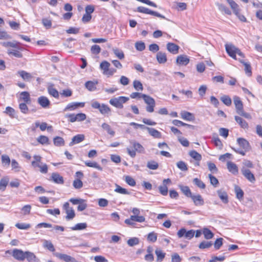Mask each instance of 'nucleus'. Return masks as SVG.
<instances>
[{
  "mask_svg": "<svg viewBox=\"0 0 262 262\" xmlns=\"http://www.w3.org/2000/svg\"><path fill=\"white\" fill-rule=\"evenodd\" d=\"M129 98L125 96L113 97L109 100V103L113 106L118 108H122L123 104L128 101Z\"/></svg>",
  "mask_w": 262,
  "mask_h": 262,
  "instance_id": "f257e3e1",
  "label": "nucleus"
},
{
  "mask_svg": "<svg viewBox=\"0 0 262 262\" xmlns=\"http://www.w3.org/2000/svg\"><path fill=\"white\" fill-rule=\"evenodd\" d=\"M225 49L228 54L234 59H236V54L241 57H244V54L241 50L232 44H226Z\"/></svg>",
  "mask_w": 262,
  "mask_h": 262,
  "instance_id": "f03ea898",
  "label": "nucleus"
},
{
  "mask_svg": "<svg viewBox=\"0 0 262 262\" xmlns=\"http://www.w3.org/2000/svg\"><path fill=\"white\" fill-rule=\"evenodd\" d=\"M91 106L93 108L98 109L100 113L104 115H108L111 112V108L107 105L104 103L100 104L96 101H92Z\"/></svg>",
  "mask_w": 262,
  "mask_h": 262,
  "instance_id": "7ed1b4c3",
  "label": "nucleus"
},
{
  "mask_svg": "<svg viewBox=\"0 0 262 262\" xmlns=\"http://www.w3.org/2000/svg\"><path fill=\"white\" fill-rule=\"evenodd\" d=\"M142 98L144 100L145 103L147 104L146 111L148 113H152L154 111V107L156 105L155 99L147 95H142Z\"/></svg>",
  "mask_w": 262,
  "mask_h": 262,
  "instance_id": "20e7f679",
  "label": "nucleus"
},
{
  "mask_svg": "<svg viewBox=\"0 0 262 262\" xmlns=\"http://www.w3.org/2000/svg\"><path fill=\"white\" fill-rule=\"evenodd\" d=\"M195 231L194 230H190L187 231L185 228H183L180 229L177 232V235L179 238L185 237V238L190 240L194 235Z\"/></svg>",
  "mask_w": 262,
  "mask_h": 262,
  "instance_id": "39448f33",
  "label": "nucleus"
},
{
  "mask_svg": "<svg viewBox=\"0 0 262 262\" xmlns=\"http://www.w3.org/2000/svg\"><path fill=\"white\" fill-rule=\"evenodd\" d=\"M145 220L143 216L131 215L129 219L125 220L124 222L128 225L134 227L135 225V222L142 223Z\"/></svg>",
  "mask_w": 262,
  "mask_h": 262,
  "instance_id": "423d86ee",
  "label": "nucleus"
},
{
  "mask_svg": "<svg viewBox=\"0 0 262 262\" xmlns=\"http://www.w3.org/2000/svg\"><path fill=\"white\" fill-rule=\"evenodd\" d=\"M137 11L139 12L145 13V14H150L163 19H165L166 20H168L164 15L160 14L159 13L152 11L148 8L144 7H138L137 8Z\"/></svg>",
  "mask_w": 262,
  "mask_h": 262,
  "instance_id": "0eeeda50",
  "label": "nucleus"
},
{
  "mask_svg": "<svg viewBox=\"0 0 262 262\" xmlns=\"http://www.w3.org/2000/svg\"><path fill=\"white\" fill-rule=\"evenodd\" d=\"M84 102H73L69 103L64 109V111H73L77 110L79 107H83Z\"/></svg>",
  "mask_w": 262,
  "mask_h": 262,
  "instance_id": "6e6552de",
  "label": "nucleus"
},
{
  "mask_svg": "<svg viewBox=\"0 0 262 262\" xmlns=\"http://www.w3.org/2000/svg\"><path fill=\"white\" fill-rule=\"evenodd\" d=\"M63 208L66 211L67 213L66 219L67 220H72L75 216V212L73 209L70 207V204L68 202L65 203L63 205Z\"/></svg>",
  "mask_w": 262,
  "mask_h": 262,
  "instance_id": "1a4fd4ad",
  "label": "nucleus"
},
{
  "mask_svg": "<svg viewBox=\"0 0 262 262\" xmlns=\"http://www.w3.org/2000/svg\"><path fill=\"white\" fill-rule=\"evenodd\" d=\"M54 255L61 260H63L65 262H77L75 258L63 253H55Z\"/></svg>",
  "mask_w": 262,
  "mask_h": 262,
  "instance_id": "9d476101",
  "label": "nucleus"
},
{
  "mask_svg": "<svg viewBox=\"0 0 262 262\" xmlns=\"http://www.w3.org/2000/svg\"><path fill=\"white\" fill-rule=\"evenodd\" d=\"M12 256L13 257L19 261L25 260V252L17 249H15L12 251Z\"/></svg>",
  "mask_w": 262,
  "mask_h": 262,
  "instance_id": "9b49d317",
  "label": "nucleus"
},
{
  "mask_svg": "<svg viewBox=\"0 0 262 262\" xmlns=\"http://www.w3.org/2000/svg\"><path fill=\"white\" fill-rule=\"evenodd\" d=\"M241 171L244 176L250 182L254 183L255 181V178L254 174L249 169L243 167L241 169Z\"/></svg>",
  "mask_w": 262,
  "mask_h": 262,
  "instance_id": "f8f14e48",
  "label": "nucleus"
},
{
  "mask_svg": "<svg viewBox=\"0 0 262 262\" xmlns=\"http://www.w3.org/2000/svg\"><path fill=\"white\" fill-rule=\"evenodd\" d=\"M189 58L186 55H179L176 59V63L179 66H186L189 62Z\"/></svg>",
  "mask_w": 262,
  "mask_h": 262,
  "instance_id": "ddd939ff",
  "label": "nucleus"
},
{
  "mask_svg": "<svg viewBox=\"0 0 262 262\" xmlns=\"http://www.w3.org/2000/svg\"><path fill=\"white\" fill-rule=\"evenodd\" d=\"M237 142L239 146L245 151H248L250 149V144L249 142L243 138H238L237 139Z\"/></svg>",
  "mask_w": 262,
  "mask_h": 262,
  "instance_id": "4468645a",
  "label": "nucleus"
},
{
  "mask_svg": "<svg viewBox=\"0 0 262 262\" xmlns=\"http://www.w3.org/2000/svg\"><path fill=\"white\" fill-rule=\"evenodd\" d=\"M171 181L169 179H164L163 181V185L160 186L159 189L160 192L163 195H166L168 193V188L166 186V184L170 183Z\"/></svg>",
  "mask_w": 262,
  "mask_h": 262,
  "instance_id": "2eb2a0df",
  "label": "nucleus"
},
{
  "mask_svg": "<svg viewBox=\"0 0 262 262\" xmlns=\"http://www.w3.org/2000/svg\"><path fill=\"white\" fill-rule=\"evenodd\" d=\"M25 259L28 262H39V259L33 253L30 251H25Z\"/></svg>",
  "mask_w": 262,
  "mask_h": 262,
  "instance_id": "dca6fc26",
  "label": "nucleus"
},
{
  "mask_svg": "<svg viewBox=\"0 0 262 262\" xmlns=\"http://www.w3.org/2000/svg\"><path fill=\"white\" fill-rule=\"evenodd\" d=\"M167 50L173 54H176L179 52V46L174 43L168 42L166 45Z\"/></svg>",
  "mask_w": 262,
  "mask_h": 262,
  "instance_id": "f3484780",
  "label": "nucleus"
},
{
  "mask_svg": "<svg viewBox=\"0 0 262 262\" xmlns=\"http://www.w3.org/2000/svg\"><path fill=\"white\" fill-rule=\"evenodd\" d=\"M234 103L235 106L236 112L237 114L243 110V104L240 98L237 96H234L233 98Z\"/></svg>",
  "mask_w": 262,
  "mask_h": 262,
  "instance_id": "a211bd4d",
  "label": "nucleus"
},
{
  "mask_svg": "<svg viewBox=\"0 0 262 262\" xmlns=\"http://www.w3.org/2000/svg\"><path fill=\"white\" fill-rule=\"evenodd\" d=\"M195 206H202L204 204V201L200 194L192 195L190 196Z\"/></svg>",
  "mask_w": 262,
  "mask_h": 262,
  "instance_id": "6ab92c4d",
  "label": "nucleus"
},
{
  "mask_svg": "<svg viewBox=\"0 0 262 262\" xmlns=\"http://www.w3.org/2000/svg\"><path fill=\"white\" fill-rule=\"evenodd\" d=\"M146 130L148 131L149 134L153 138L156 139H161L162 138L161 133L158 130L149 127L146 128Z\"/></svg>",
  "mask_w": 262,
  "mask_h": 262,
  "instance_id": "aec40b11",
  "label": "nucleus"
},
{
  "mask_svg": "<svg viewBox=\"0 0 262 262\" xmlns=\"http://www.w3.org/2000/svg\"><path fill=\"white\" fill-rule=\"evenodd\" d=\"M38 103L43 108L48 107L50 104V101L48 98L45 96H40L38 98Z\"/></svg>",
  "mask_w": 262,
  "mask_h": 262,
  "instance_id": "412c9836",
  "label": "nucleus"
},
{
  "mask_svg": "<svg viewBox=\"0 0 262 262\" xmlns=\"http://www.w3.org/2000/svg\"><path fill=\"white\" fill-rule=\"evenodd\" d=\"M231 8L233 11V13L235 15L238 14V12H240V8L239 6L233 1V0H226Z\"/></svg>",
  "mask_w": 262,
  "mask_h": 262,
  "instance_id": "4be33fe9",
  "label": "nucleus"
},
{
  "mask_svg": "<svg viewBox=\"0 0 262 262\" xmlns=\"http://www.w3.org/2000/svg\"><path fill=\"white\" fill-rule=\"evenodd\" d=\"M217 194L224 203L227 204L228 202V197L226 191L222 189L218 190L217 191Z\"/></svg>",
  "mask_w": 262,
  "mask_h": 262,
  "instance_id": "5701e85b",
  "label": "nucleus"
},
{
  "mask_svg": "<svg viewBox=\"0 0 262 262\" xmlns=\"http://www.w3.org/2000/svg\"><path fill=\"white\" fill-rule=\"evenodd\" d=\"M52 181L57 184H62L64 183L63 178L56 172H53L51 176Z\"/></svg>",
  "mask_w": 262,
  "mask_h": 262,
  "instance_id": "b1692460",
  "label": "nucleus"
},
{
  "mask_svg": "<svg viewBox=\"0 0 262 262\" xmlns=\"http://www.w3.org/2000/svg\"><path fill=\"white\" fill-rule=\"evenodd\" d=\"M235 120L236 122L240 125L241 127L243 128L244 129H248L249 127V125L248 123L238 116H235Z\"/></svg>",
  "mask_w": 262,
  "mask_h": 262,
  "instance_id": "393cba45",
  "label": "nucleus"
},
{
  "mask_svg": "<svg viewBox=\"0 0 262 262\" xmlns=\"http://www.w3.org/2000/svg\"><path fill=\"white\" fill-rule=\"evenodd\" d=\"M181 118L186 121H193L194 120V117L193 115L188 112L182 111L181 113Z\"/></svg>",
  "mask_w": 262,
  "mask_h": 262,
  "instance_id": "a878e982",
  "label": "nucleus"
},
{
  "mask_svg": "<svg viewBox=\"0 0 262 262\" xmlns=\"http://www.w3.org/2000/svg\"><path fill=\"white\" fill-rule=\"evenodd\" d=\"M130 143L133 145V147L136 151L140 153L144 152V148L141 144L134 141H130Z\"/></svg>",
  "mask_w": 262,
  "mask_h": 262,
  "instance_id": "bb28decb",
  "label": "nucleus"
},
{
  "mask_svg": "<svg viewBox=\"0 0 262 262\" xmlns=\"http://www.w3.org/2000/svg\"><path fill=\"white\" fill-rule=\"evenodd\" d=\"M84 139L83 135H77L73 137L72 141L70 143V146H72L75 144L79 143L82 142Z\"/></svg>",
  "mask_w": 262,
  "mask_h": 262,
  "instance_id": "cd10ccee",
  "label": "nucleus"
},
{
  "mask_svg": "<svg viewBox=\"0 0 262 262\" xmlns=\"http://www.w3.org/2000/svg\"><path fill=\"white\" fill-rule=\"evenodd\" d=\"M157 59L159 63H165L167 61V56L165 53L159 52L157 54Z\"/></svg>",
  "mask_w": 262,
  "mask_h": 262,
  "instance_id": "c85d7f7f",
  "label": "nucleus"
},
{
  "mask_svg": "<svg viewBox=\"0 0 262 262\" xmlns=\"http://www.w3.org/2000/svg\"><path fill=\"white\" fill-rule=\"evenodd\" d=\"M227 168L229 171L232 173L235 174L238 173V168L235 164L232 162H227Z\"/></svg>",
  "mask_w": 262,
  "mask_h": 262,
  "instance_id": "c756f323",
  "label": "nucleus"
},
{
  "mask_svg": "<svg viewBox=\"0 0 262 262\" xmlns=\"http://www.w3.org/2000/svg\"><path fill=\"white\" fill-rule=\"evenodd\" d=\"M20 99L24 101L25 103L29 104L31 103L30 94L27 92H23L20 94Z\"/></svg>",
  "mask_w": 262,
  "mask_h": 262,
  "instance_id": "7c9ffc66",
  "label": "nucleus"
},
{
  "mask_svg": "<svg viewBox=\"0 0 262 262\" xmlns=\"http://www.w3.org/2000/svg\"><path fill=\"white\" fill-rule=\"evenodd\" d=\"M98 82L97 81H89L85 83L86 88L90 91H94L96 90V85Z\"/></svg>",
  "mask_w": 262,
  "mask_h": 262,
  "instance_id": "2f4dec72",
  "label": "nucleus"
},
{
  "mask_svg": "<svg viewBox=\"0 0 262 262\" xmlns=\"http://www.w3.org/2000/svg\"><path fill=\"white\" fill-rule=\"evenodd\" d=\"M18 74L26 81H29L32 78V76L29 73L25 71H19L18 72Z\"/></svg>",
  "mask_w": 262,
  "mask_h": 262,
  "instance_id": "473e14b6",
  "label": "nucleus"
},
{
  "mask_svg": "<svg viewBox=\"0 0 262 262\" xmlns=\"http://www.w3.org/2000/svg\"><path fill=\"white\" fill-rule=\"evenodd\" d=\"M189 155L195 161L200 162L202 160V156L195 150H191L189 152Z\"/></svg>",
  "mask_w": 262,
  "mask_h": 262,
  "instance_id": "72a5a7b5",
  "label": "nucleus"
},
{
  "mask_svg": "<svg viewBox=\"0 0 262 262\" xmlns=\"http://www.w3.org/2000/svg\"><path fill=\"white\" fill-rule=\"evenodd\" d=\"M43 26L47 29H49L52 27V20L50 17L43 18L41 20Z\"/></svg>",
  "mask_w": 262,
  "mask_h": 262,
  "instance_id": "f704fd0d",
  "label": "nucleus"
},
{
  "mask_svg": "<svg viewBox=\"0 0 262 262\" xmlns=\"http://www.w3.org/2000/svg\"><path fill=\"white\" fill-rule=\"evenodd\" d=\"M87 227V224L86 223H78L74 226L71 227L72 230H81L86 229Z\"/></svg>",
  "mask_w": 262,
  "mask_h": 262,
  "instance_id": "c9c22d12",
  "label": "nucleus"
},
{
  "mask_svg": "<svg viewBox=\"0 0 262 262\" xmlns=\"http://www.w3.org/2000/svg\"><path fill=\"white\" fill-rule=\"evenodd\" d=\"M155 254L157 256V261L161 262L164 258L166 253H164L161 249H157L155 250Z\"/></svg>",
  "mask_w": 262,
  "mask_h": 262,
  "instance_id": "e433bc0d",
  "label": "nucleus"
},
{
  "mask_svg": "<svg viewBox=\"0 0 262 262\" xmlns=\"http://www.w3.org/2000/svg\"><path fill=\"white\" fill-rule=\"evenodd\" d=\"M43 246L44 248H47L49 250L52 252L55 251L54 247L51 241L48 240H43Z\"/></svg>",
  "mask_w": 262,
  "mask_h": 262,
  "instance_id": "4c0bfd02",
  "label": "nucleus"
},
{
  "mask_svg": "<svg viewBox=\"0 0 262 262\" xmlns=\"http://www.w3.org/2000/svg\"><path fill=\"white\" fill-rule=\"evenodd\" d=\"M102 128L106 130L107 133L111 135L112 136H114L115 135V132L112 129L111 126L105 123H103L101 125Z\"/></svg>",
  "mask_w": 262,
  "mask_h": 262,
  "instance_id": "58836bf2",
  "label": "nucleus"
},
{
  "mask_svg": "<svg viewBox=\"0 0 262 262\" xmlns=\"http://www.w3.org/2000/svg\"><path fill=\"white\" fill-rule=\"evenodd\" d=\"M7 53L9 55H12L17 58H21L23 57L22 53L16 50L8 49Z\"/></svg>",
  "mask_w": 262,
  "mask_h": 262,
  "instance_id": "ea45409f",
  "label": "nucleus"
},
{
  "mask_svg": "<svg viewBox=\"0 0 262 262\" xmlns=\"http://www.w3.org/2000/svg\"><path fill=\"white\" fill-rule=\"evenodd\" d=\"M216 6L218 7L219 9L222 12H224L225 14L230 15L231 12L230 10L224 4L220 3H216Z\"/></svg>",
  "mask_w": 262,
  "mask_h": 262,
  "instance_id": "a19ab883",
  "label": "nucleus"
},
{
  "mask_svg": "<svg viewBox=\"0 0 262 262\" xmlns=\"http://www.w3.org/2000/svg\"><path fill=\"white\" fill-rule=\"evenodd\" d=\"M203 234L204 235V237L206 239H210L213 237V233L208 229V228H204L202 232Z\"/></svg>",
  "mask_w": 262,
  "mask_h": 262,
  "instance_id": "79ce46f5",
  "label": "nucleus"
},
{
  "mask_svg": "<svg viewBox=\"0 0 262 262\" xmlns=\"http://www.w3.org/2000/svg\"><path fill=\"white\" fill-rule=\"evenodd\" d=\"M84 164L88 167L95 168L100 171L102 170V168L96 162L85 161Z\"/></svg>",
  "mask_w": 262,
  "mask_h": 262,
  "instance_id": "37998d69",
  "label": "nucleus"
},
{
  "mask_svg": "<svg viewBox=\"0 0 262 262\" xmlns=\"http://www.w3.org/2000/svg\"><path fill=\"white\" fill-rule=\"evenodd\" d=\"M239 61L242 63L245 66V71L246 74L248 76H250L252 74L251 68L249 63L244 62L242 60H239Z\"/></svg>",
  "mask_w": 262,
  "mask_h": 262,
  "instance_id": "c03bdc74",
  "label": "nucleus"
},
{
  "mask_svg": "<svg viewBox=\"0 0 262 262\" xmlns=\"http://www.w3.org/2000/svg\"><path fill=\"white\" fill-rule=\"evenodd\" d=\"M54 144L55 146H61L64 145V141L63 139L60 137H56L53 139Z\"/></svg>",
  "mask_w": 262,
  "mask_h": 262,
  "instance_id": "a18cd8bd",
  "label": "nucleus"
},
{
  "mask_svg": "<svg viewBox=\"0 0 262 262\" xmlns=\"http://www.w3.org/2000/svg\"><path fill=\"white\" fill-rule=\"evenodd\" d=\"M110 63L107 61H103L100 64V69L103 70V74L106 73V71L109 69Z\"/></svg>",
  "mask_w": 262,
  "mask_h": 262,
  "instance_id": "49530a36",
  "label": "nucleus"
},
{
  "mask_svg": "<svg viewBox=\"0 0 262 262\" xmlns=\"http://www.w3.org/2000/svg\"><path fill=\"white\" fill-rule=\"evenodd\" d=\"M133 86L134 89L138 91H142L143 90L142 83L137 80H135L133 81Z\"/></svg>",
  "mask_w": 262,
  "mask_h": 262,
  "instance_id": "de8ad7c7",
  "label": "nucleus"
},
{
  "mask_svg": "<svg viewBox=\"0 0 262 262\" xmlns=\"http://www.w3.org/2000/svg\"><path fill=\"white\" fill-rule=\"evenodd\" d=\"M48 91L49 94L55 98H58L59 96L58 92L52 86H50L48 88Z\"/></svg>",
  "mask_w": 262,
  "mask_h": 262,
  "instance_id": "09e8293b",
  "label": "nucleus"
},
{
  "mask_svg": "<svg viewBox=\"0 0 262 262\" xmlns=\"http://www.w3.org/2000/svg\"><path fill=\"white\" fill-rule=\"evenodd\" d=\"M147 167L152 170H156L159 167V164L155 161H149L147 163Z\"/></svg>",
  "mask_w": 262,
  "mask_h": 262,
  "instance_id": "8fccbe9b",
  "label": "nucleus"
},
{
  "mask_svg": "<svg viewBox=\"0 0 262 262\" xmlns=\"http://www.w3.org/2000/svg\"><path fill=\"white\" fill-rule=\"evenodd\" d=\"M39 166H36V167L39 168V171L42 173H47L48 172V165L43 163L38 164Z\"/></svg>",
  "mask_w": 262,
  "mask_h": 262,
  "instance_id": "3c124183",
  "label": "nucleus"
},
{
  "mask_svg": "<svg viewBox=\"0 0 262 262\" xmlns=\"http://www.w3.org/2000/svg\"><path fill=\"white\" fill-rule=\"evenodd\" d=\"M9 179L8 178H4L0 180V190L4 191L8 185Z\"/></svg>",
  "mask_w": 262,
  "mask_h": 262,
  "instance_id": "603ef678",
  "label": "nucleus"
},
{
  "mask_svg": "<svg viewBox=\"0 0 262 262\" xmlns=\"http://www.w3.org/2000/svg\"><path fill=\"white\" fill-rule=\"evenodd\" d=\"M177 166L179 169H180L182 171H187L188 170V167L187 164L182 161H180L177 163Z\"/></svg>",
  "mask_w": 262,
  "mask_h": 262,
  "instance_id": "864d4df0",
  "label": "nucleus"
},
{
  "mask_svg": "<svg viewBox=\"0 0 262 262\" xmlns=\"http://www.w3.org/2000/svg\"><path fill=\"white\" fill-rule=\"evenodd\" d=\"M113 51L116 57H117L119 59H122L124 58V54L122 51L117 48H115L113 49Z\"/></svg>",
  "mask_w": 262,
  "mask_h": 262,
  "instance_id": "5fc2aeb1",
  "label": "nucleus"
},
{
  "mask_svg": "<svg viewBox=\"0 0 262 262\" xmlns=\"http://www.w3.org/2000/svg\"><path fill=\"white\" fill-rule=\"evenodd\" d=\"M15 227L21 230H27L31 227V225L30 224L27 223H16L15 224Z\"/></svg>",
  "mask_w": 262,
  "mask_h": 262,
  "instance_id": "6e6d98bb",
  "label": "nucleus"
},
{
  "mask_svg": "<svg viewBox=\"0 0 262 262\" xmlns=\"http://www.w3.org/2000/svg\"><path fill=\"white\" fill-rule=\"evenodd\" d=\"M181 190L183 193L187 197L191 196L192 195L189 188L188 186H180Z\"/></svg>",
  "mask_w": 262,
  "mask_h": 262,
  "instance_id": "4d7b16f0",
  "label": "nucleus"
},
{
  "mask_svg": "<svg viewBox=\"0 0 262 262\" xmlns=\"http://www.w3.org/2000/svg\"><path fill=\"white\" fill-rule=\"evenodd\" d=\"M34 160L32 162L31 164L33 167H36V166H39L38 164L41 163V157L40 156L34 155L33 156Z\"/></svg>",
  "mask_w": 262,
  "mask_h": 262,
  "instance_id": "13d9d810",
  "label": "nucleus"
},
{
  "mask_svg": "<svg viewBox=\"0 0 262 262\" xmlns=\"http://www.w3.org/2000/svg\"><path fill=\"white\" fill-rule=\"evenodd\" d=\"M127 243L129 246L133 247L139 244V239L137 237H132L128 239Z\"/></svg>",
  "mask_w": 262,
  "mask_h": 262,
  "instance_id": "bf43d9fd",
  "label": "nucleus"
},
{
  "mask_svg": "<svg viewBox=\"0 0 262 262\" xmlns=\"http://www.w3.org/2000/svg\"><path fill=\"white\" fill-rule=\"evenodd\" d=\"M115 191L117 193L124 194H128L129 193L126 189L121 187L118 185H116V189H115Z\"/></svg>",
  "mask_w": 262,
  "mask_h": 262,
  "instance_id": "052dcab7",
  "label": "nucleus"
},
{
  "mask_svg": "<svg viewBox=\"0 0 262 262\" xmlns=\"http://www.w3.org/2000/svg\"><path fill=\"white\" fill-rule=\"evenodd\" d=\"M235 192L236 196L238 199L241 200L243 199L244 195L243 191L237 186L235 187Z\"/></svg>",
  "mask_w": 262,
  "mask_h": 262,
  "instance_id": "680f3d73",
  "label": "nucleus"
},
{
  "mask_svg": "<svg viewBox=\"0 0 262 262\" xmlns=\"http://www.w3.org/2000/svg\"><path fill=\"white\" fill-rule=\"evenodd\" d=\"M11 166L12 169L16 172H18L20 170V166L18 163L14 159H13L11 161Z\"/></svg>",
  "mask_w": 262,
  "mask_h": 262,
  "instance_id": "e2e57ef3",
  "label": "nucleus"
},
{
  "mask_svg": "<svg viewBox=\"0 0 262 262\" xmlns=\"http://www.w3.org/2000/svg\"><path fill=\"white\" fill-rule=\"evenodd\" d=\"M37 141L41 144H49V138L45 136H40L37 139Z\"/></svg>",
  "mask_w": 262,
  "mask_h": 262,
  "instance_id": "0e129e2a",
  "label": "nucleus"
},
{
  "mask_svg": "<svg viewBox=\"0 0 262 262\" xmlns=\"http://www.w3.org/2000/svg\"><path fill=\"white\" fill-rule=\"evenodd\" d=\"M221 100L227 106H230L231 104V99L228 96L224 95L221 98Z\"/></svg>",
  "mask_w": 262,
  "mask_h": 262,
  "instance_id": "69168bd1",
  "label": "nucleus"
},
{
  "mask_svg": "<svg viewBox=\"0 0 262 262\" xmlns=\"http://www.w3.org/2000/svg\"><path fill=\"white\" fill-rule=\"evenodd\" d=\"M135 48L137 50L139 51H143L145 48V43L141 41H137L135 43Z\"/></svg>",
  "mask_w": 262,
  "mask_h": 262,
  "instance_id": "338daca9",
  "label": "nucleus"
},
{
  "mask_svg": "<svg viewBox=\"0 0 262 262\" xmlns=\"http://www.w3.org/2000/svg\"><path fill=\"white\" fill-rule=\"evenodd\" d=\"M157 239V234L154 232L149 233L147 235V240L149 242L154 243Z\"/></svg>",
  "mask_w": 262,
  "mask_h": 262,
  "instance_id": "774afa93",
  "label": "nucleus"
}]
</instances>
